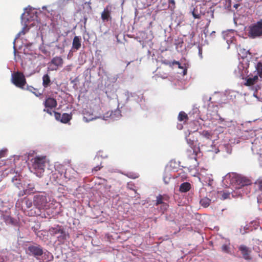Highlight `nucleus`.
Masks as SVG:
<instances>
[{
  "label": "nucleus",
  "mask_w": 262,
  "mask_h": 262,
  "mask_svg": "<svg viewBox=\"0 0 262 262\" xmlns=\"http://www.w3.org/2000/svg\"><path fill=\"white\" fill-rule=\"evenodd\" d=\"M168 207V205L166 203H163L162 204V206H161V210L163 211H165L166 210H167V208Z\"/></svg>",
  "instance_id": "nucleus-32"
},
{
  "label": "nucleus",
  "mask_w": 262,
  "mask_h": 262,
  "mask_svg": "<svg viewBox=\"0 0 262 262\" xmlns=\"http://www.w3.org/2000/svg\"><path fill=\"white\" fill-rule=\"evenodd\" d=\"M62 176L61 174L59 173V172L58 173H56V172H55V173H53L52 175V179L56 182L57 183H59V181H58V179H59V177H61Z\"/></svg>",
  "instance_id": "nucleus-28"
},
{
  "label": "nucleus",
  "mask_w": 262,
  "mask_h": 262,
  "mask_svg": "<svg viewBox=\"0 0 262 262\" xmlns=\"http://www.w3.org/2000/svg\"><path fill=\"white\" fill-rule=\"evenodd\" d=\"M130 62H128L127 63V66H126V67L130 64Z\"/></svg>",
  "instance_id": "nucleus-46"
},
{
  "label": "nucleus",
  "mask_w": 262,
  "mask_h": 262,
  "mask_svg": "<svg viewBox=\"0 0 262 262\" xmlns=\"http://www.w3.org/2000/svg\"><path fill=\"white\" fill-rule=\"evenodd\" d=\"M11 82L16 87L23 90L25 89V87L27 84L24 74L19 71L15 72L12 74Z\"/></svg>",
  "instance_id": "nucleus-3"
},
{
  "label": "nucleus",
  "mask_w": 262,
  "mask_h": 262,
  "mask_svg": "<svg viewBox=\"0 0 262 262\" xmlns=\"http://www.w3.org/2000/svg\"><path fill=\"white\" fill-rule=\"evenodd\" d=\"M35 191L34 186L31 184H29L27 188L24 190L25 194H29L34 193Z\"/></svg>",
  "instance_id": "nucleus-20"
},
{
  "label": "nucleus",
  "mask_w": 262,
  "mask_h": 262,
  "mask_svg": "<svg viewBox=\"0 0 262 262\" xmlns=\"http://www.w3.org/2000/svg\"><path fill=\"white\" fill-rule=\"evenodd\" d=\"M176 164V162H175V161H171L170 162V163H169L170 166V167H172V164Z\"/></svg>",
  "instance_id": "nucleus-41"
},
{
  "label": "nucleus",
  "mask_w": 262,
  "mask_h": 262,
  "mask_svg": "<svg viewBox=\"0 0 262 262\" xmlns=\"http://www.w3.org/2000/svg\"><path fill=\"white\" fill-rule=\"evenodd\" d=\"M221 198L223 200H226L227 199H231V191H222L220 192Z\"/></svg>",
  "instance_id": "nucleus-21"
},
{
  "label": "nucleus",
  "mask_w": 262,
  "mask_h": 262,
  "mask_svg": "<svg viewBox=\"0 0 262 262\" xmlns=\"http://www.w3.org/2000/svg\"><path fill=\"white\" fill-rule=\"evenodd\" d=\"M201 135L207 139L210 140L212 136V134L209 130H203L201 133Z\"/></svg>",
  "instance_id": "nucleus-24"
},
{
  "label": "nucleus",
  "mask_w": 262,
  "mask_h": 262,
  "mask_svg": "<svg viewBox=\"0 0 262 262\" xmlns=\"http://www.w3.org/2000/svg\"><path fill=\"white\" fill-rule=\"evenodd\" d=\"M54 116H55V119L57 120L60 121V119H61V115L60 113L56 112H54Z\"/></svg>",
  "instance_id": "nucleus-31"
},
{
  "label": "nucleus",
  "mask_w": 262,
  "mask_h": 262,
  "mask_svg": "<svg viewBox=\"0 0 262 262\" xmlns=\"http://www.w3.org/2000/svg\"><path fill=\"white\" fill-rule=\"evenodd\" d=\"M71 118L72 116H71V115L68 114L67 113H63L61 115L60 122L64 123H67L71 119Z\"/></svg>",
  "instance_id": "nucleus-18"
},
{
  "label": "nucleus",
  "mask_w": 262,
  "mask_h": 262,
  "mask_svg": "<svg viewBox=\"0 0 262 262\" xmlns=\"http://www.w3.org/2000/svg\"><path fill=\"white\" fill-rule=\"evenodd\" d=\"M26 204L28 208H30L32 206V203L31 201L27 200L26 201Z\"/></svg>",
  "instance_id": "nucleus-34"
},
{
  "label": "nucleus",
  "mask_w": 262,
  "mask_h": 262,
  "mask_svg": "<svg viewBox=\"0 0 262 262\" xmlns=\"http://www.w3.org/2000/svg\"><path fill=\"white\" fill-rule=\"evenodd\" d=\"M168 7L171 10H173L176 8L174 0H168Z\"/></svg>",
  "instance_id": "nucleus-29"
},
{
  "label": "nucleus",
  "mask_w": 262,
  "mask_h": 262,
  "mask_svg": "<svg viewBox=\"0 0 262 262\" xmlns=\"http://www.w3.org/2000/svg\"><path fill=\"white\" fill-rule=\"evenodd\" d=\"M200 151V147L190 148L186 150V155L190 159H194L196 161L198 154Z\"/></svg>",
  "instance_id": "nucleus-10"
},
{
  "label": "nucleus",
  "mask_w": 262,
  "mask_h": 262,
  "mask_svg": "<svg viewBox=\"0 0 262 262\" xmlns=\"http://www.w3.org/2000/svg\"><path fill=\"white\" fill-rule=\"evenodd\" d=\"M211 200L207 198H204L200 200V204L204 207H207L210 205Z\"/></svg>",
  "instance_id": "nucleus-19"
},
{
  "label": "nucleus",
  "mask_w": 262,
  "mask_h": 262,
  "mask_svg": "<svg viewBox=\"0 0 262 262\" xmlns=\"http://www.w3.org/2000/svg\"><path fill=\"white\" fill-rule=\"evenodd\" d=\"M112 12V6L111 5H107L104 9L103 11L101 13V18L102 20L105 21H108L112 20L111 16Z\"/></svg>",
  "instance_id": "nucleus-8"
},
{
  "label": "nucleus",
  "mask_w": 262,
  "mask_h": 262,
  "mask_svg": "<svg viewBox=\"0 0 262 262\" xmlns=\"http://www.w3.org/2000/svg\"><path fill=\"white\" fill-rule=\"evenodd\" d=\"M244 52H245L244 56H247L248 53H249L248 51H246V50H244Z\"/></svg>",
  "instance_id": "nucleus-42"
},
{
  "label": "nucleus",
  "mask_w": 262,
  "mask_h": 262,
  "mask_svg": "<svg viewBox=\"0 0 262 262\" xmlns=\"http://www.w3.org/2000/svg\"><path fill=\"white\" fill-rule=\"evenodd\" d=\"M101 166H97L96 167H95L93 170H94V171H97L98 170H99L100 169H101Z\"/></svg>",
  "instance_id": "nucleus-35"
},
{
  "label": "nucleus",
  "mask_w": 262,
  "mask_h": 262,
  "mask_svg": "<svg viewBox=\"0 0 262 262\" xmlns=\"http://www.w3.org/2000/svg\"><path fill=\"white\" fill-rule=\"evenodd\" d=\"M192 14H193V16L194 18H199V15H196L195 14L194 12H193L192 13Z\"/></svg>",
  "instance_id": "nucleus-40"
},
{
  "label": "nucleus",
  "mask_w": 262,
  "mask_h": 262,
  "mask_svg": "<svg viewBox=\"0 0 262 262\" xmlns=\"http://www.w3.org/2000/svg\"><path fill=\"white\" fill-rule=\"evenodd\" d=\"M227 247V246H223V250H225V249H226Z\"/></svg>",
  "instance_id": "nucleus-45"
},
{
  "label": "nucleus",
  "mask_w": 262,
  "mask_h": 262,
  "mask_svg": "<svg viewBox=\"0 0 262 262\" xmlns=\"http://www.w3.org/2000/svg\"><path fill=\"white\" fill-rule=\"evenodd\" d=\"M51 81L50 77L48 74H45L42 77V85L45 88H47L50 85Z\"/></svg>",
  "instance_id": "nucleus-15"
},
{
  "label": "nucleus",
  "mask_w": 262,
  "mask_h": 262,
  "mask_svg": "<svg viewBox=\"0 0 262 262\" xmlns=\"http://www.w3.org/2000/svg\"><path fill=\"white\" fill-rule=\"evenodd\" d=\"M167 179L169 180L170 178H167ZM163 180H164V181L165 184H167L168 183V181L167 180V177H164L163 178Z\"/></svg>",
  "instance_id": "nucleus-36"
},
{
  "label": "nucleus",
  "mask_w": 262,
  "mask_h": 262,
  "mask_svg": "<svg viewBox=\"0 0 262 262\" xmlns=\"http://www.w3.org/2000/svg\"><path fill=\"white\" fill-rule=\"evenodd\" d=\"M238 250L241 251L243 258L246 260H250L252 257L251 256V249L245 245H242L239 246Z\"/></svg>",
  "instance_id": "nucleus-9"
},
{
  "label": "nucleus",
  "mask_w": 262,
  "mask_h": 262,
  "mask_svg": "<svg viewBox=\"0 0 262 262\" xmlns=\"http://www.w3.org/2000/svg\"><path fill=\"white\" fill-rule=\"evenodd\" d=\"M225 180L235 188V190L231 191L232 198L242 197L244 193V190L247 189L248 185L250 184L249 179L234 173L227 175Z\"/></svg>",
  "instance_id": "nucleus-1"
},
{
  "label": "nucleus",
  "mask_w": 262,
  "mask_h": 262,
  "mask_svg": "<svg viewBox=\"0 0 262 262\" xmlns=\"http://www.w3.org/2000/svg\"><path fill=\"white\" fill-rule=\"evenodd\" d=\"M81 39L79 36H75L73 40L72 47L76 50H79L81 47Z\"/></svg>",
  "instance_id": "nucleus-13"
},
{
  "label": "nucleus",
  "mask_w": 262,
  "mask_h": 262,
  "mask_svg": "<svg viewBox=\"0 0 262 262\" xmlns=\"http://www.w3.org/2000/svg\"><path fill=\"white\" fill-rule=\"evenodd\" d=\"M43 104L46 108H55L57 105L56 99L51 97L47 98L44 102Z\"/></svg>",
  "instance_id": "nucleus-12"
},
{
  "label": "nucleus",
  "mask_w": 262,
  "mask_h": 262,
  "mask_svg": "<svg viewBox=\"0 0 262 262\" xmlns=\"http://www.w3.org/2000/svg\"><path fill=\"white\" fill-rule=\"evenodd\" d=\"M172 64L180 65V62L179 61L174 60L172 62Z\"/></svg>",
  "instance_id": "nucleus-39"
},
{
  "label": "nucleus",
  "mask_w": 262,
  "mask_h": 262,
  "mask_svg": "<svg viewBox=\"0 0 262 262\" xmlns=\"http://www.w3.org/2000/svg\"><path fill=\"white\" fill-rule=\"evenodd\" d=\"M168 199V197L166 195L164 196V195L159 194V195H158L157 196L156 202L155 205L156 206H158L160 204H162L164 203L163 201L164 200L167 201Z\"/></svg>",
  "instance_id": "nucleus-17"
},
{
  "label": "nucleus",
  "mask_w": 262,
  "mask_h": 262,
  "mask_svg": "<svg viewBox=\"0 0 262 262\" xmlns=\"http://www.w3.org/2000/svg\"><path fill=\"white\" fill-rule=\"evenodd\" d=\"M213 179H210L209 178V182H208V185H210V186H211L213 184Z\"/></svg>",
  "instance_id": "nucleus-37"
},
{
  "label": "nucleus",
  "mask_w": 262,
  "mask_h": 262,
  "mask_svg": "<svg viewBox=\"0 0 262 262\" xmlns=\"http://www.w3.org/2000/svg\"><path fill=\"white\" fill-rule=\"evenodd\" d=\"M258 76H255L253 78H249L247 80L246 84L247 85H252L257 80Z\"/></svg>",
  "instance_id": "nucleus-25"
},
{
  "label": "nucleus",
  "mask_w": 262,
  "mask_h": 262,
  "mask_svg": "<svg viewBox=\"0 0 262 262\" xmlns=\"http://www.w3.org/2000/svg\"><path fill=\"white\" fill-rule=\"evenodd\" d=\"M186 73H187V70L186 69H185L183 71V73H184V75H185L186 74Z\"/></svg>",
  "instance_id": "nucleus-43"
},
{
  "label": "nucleus",
  "mask_w": 262,
  "mask_h": 262,
  "mask_svg": "<svg viewBox=\"0 0 262 262\" xmlns=\"http://www.w3.org/2000/svg\"><path fill=\"white\" fill-rule=\"evenodd\" d=\"M6 154V150L2 149L0 150V158L4 157Z\"/></svg>",
  "instance_id": "nucleus-33"
},
{
  "label": "nucleus",
  "mask_w": 262,
  "mask_h": 262,
  "mask_svg": "<svg viewBox=\"0 0 262 262\" xmlns=\"http://www.w3.org/2000/svg\"><path fill=\"white\" fill-rule=\"evenodd\" d=\"M178 68L179 69H183V67L181 66V64L180 63V65H178Z\"/></svg>",
  "instance_id": "nucleus-44"
},
{
  "label": "nucleus",
  "mask_w": 262,
  "mask_h": 262,
  "mask_svg": "<svg viewBox=\"0 0 262 262\" xmlns=\"http://www.w3.org/2000/svg\"><path fill=\"white\" fill-rule=\"evenodd\" d=\"M248 35L251 38L262 36V19L249 27Z\"/></svg>",
  "instance_id": "nucleus-5"
},
{
  "label": "nucleus",
  "mask_w": 262,
  "mask_h": 262,
  "mask_svg": "<svg viewBox=\"0 0 262 262\" xmlns=\"http://www.w3.org/2000/svg\"><path fill=\"white\" fill-rule=\"evenodd\" d=\"M32 168L38 177H41L45 171L46 163V156H36L31 160Z\"/></svg>",
  "instance_id": "nucleus-2"
},
{
  "label": "nucleus",
  "mask_w": 262,
  "mask_h": 262,
  "mask_svg": "<svg viewBox=\"0 0 262 262\" xmlns=\"http://www.w3.org/2000/svg\"><path fill=\"white\" fill-rule=\"evenodd\" d=\"M256 68L258 76L262 78V62H258Z\"/></svg>",
  "instance_id": "nucleus-26"
},
{
  "label": "nucleus",
  "mask_w": 262,
  "mask_h": 262,
  "mask_svg": "<svg viewBox=\"0 0 262 262\" xmlns=\"http://www.w3.org/2000/svg\"><path fill=\"white\" fill-rule=\"evenodd\" d=\"M34 205L39 210L45 209L48 208L47 198L46 195H36L34 198Z\"/></svg>",
  "instance_id": "nucleus-6"
},
{
  "label": "nucleus",
  "mask_w": 262,
  "mask_h": 262,
  "mask_svg": "<svg viewBox=\"0 0 262 262\" xmlns=\"http://www.w3.org/2000/svg\"><path fill=\"white\" fill-rule=\"evenodd\" d=\"M187 142L190 148H194V147H199L197 141L191 140L190 138H186Z\"/></svg>",
  "instance_id": "nucleus-23"
},
{
  "label": "nucleus",
  "mask_w": 262,
  "mask_h": 262,
  "mask_svg": "<svg viewBox=\"0 0 262 262\" xmlns=\"http://www.w3.org/2000/svg\"><path fill=\"white\" fill-rule=\"evenodd\" d=\"M254 187L256 190L262 192V181H257L254 183Z\"/></svg>",
  "instance_id": "nucleus-27"
},
{
  "label": "nucleus",
  "mask_w": 262,
  "mask_h": 262,
  "mask_svg": "<svg viewBox=\"0 0 262 262\" xmlns=\"http://www.w3.org/2000/svg\"><path fill=\"white\" fill-rule=\"evenodd\" d=\"M191 188V185L188 182H184L181 184L179 190L182 192H186Z\"/></svg>",
  "instance_id": "nucleus-16"
},
{
  "label": "nucleus",
  "mask_w": 262,
  "mask_h": 262,
  "mask_svg": "<svg viewBox=\"0 0 262 262\" xmlns=\"http://www.w3.org/2000/svg\"><path fill=\"white\" fill-rule=\"evenodd\" d=\"M48 232L52 236L58 235L57 236L58 241H64L69 235V234L66 233L64 228L59 225L50 227L48 230Z\"/></svg>",
  "instance_id": "nucleus-4"
},
{
  "label": "nucleus",
  "mask_w": 262,
  "mask_h": 262,
  "mask_svg": "<svg viewBox=\"0 0 262 262\" xmlns=\"http://www.w3.org/2000/svg\"><path fill=\"white\" fill-rule=\"evenodd\" d=\"M5 221L8 224H14V222L13 218L10 216H6L4 217Z\"/></svg>",
  "instance_id": "nucleus-30"
},
{
  "label": "nucleus",
  "mask_w": 262,
  "mask_h": 262,
  "mask_svg": "<svg viewBox=\"0 0 262 262\" xmlns=\"http://www.w3.org/2000/svg\"><path fill=\"white\" fill-rule=\"evenodd\" d=\"M50 63L55 66V68L52 70H56L58 67H61L62 66L63 60L61 56H55L52 58Z\"/></svg>",
  "instance_id": "nucleus-11"
},
{
  "label": "nucleus",
  "mask_w": 262,
  "mask_h": 262,
  "mask_svg": "<svg viewBox=\"0 0 262 262\" xmlns=\"http://www.w3.org/2000/svg\"><path fill=\"white\" fill-rule=\"evenodd\" d=\"M43 111L44 112H46L47 113L49 114L50 115H52V112H51V111H50L49 109H46L45 108L43 110Z\"/></svg>",
  "instance_id": "nucleus-38"
},
{
  "label": "nucleus",
  "mask_w": 262,
  "mask_h": 262,
  "mask_svg": "<svg viewBox=\"0 0 262 262\" xmlns=\"http://www.w3.org/2000/svg\"><path fill=\"white\" fill-rule=\"evenodd\" d=\"M188 115L184 112H180L178 115V120L180 121L188 120Z\"/></svg>",
  "instance_id": "nucleus-22"
},
{
  "label": "nucleus",
  "mask_w": 262,
  "mask_h": 262,
  "mask_svg": "<svg viewBox=\"0 0 262 262\" xmlns=\"http://www.w3.org/2000/svg\"><path fill=\"white\" fill-rule=\"evenodd\" d=\"M26 253L29 255L33 256L38 259L39 256L43 255V251L41 246L36 244L28 246Z\"/></svg>",
  "instance_id": "nucleus-7"
},
{
  "label": "nucleus",
  "mask_w": 262,
  "mask_h": 262,
  "mask_svg": "<svg viewBox=\"0 0 262 262\" xmlns=\"http://www.w3.org/2000/svg\"><path fill=\"white\" fill-rule=\"evenodd\" d=\"M26 90L29 91L32 93H33L36 96L39 97L40 96L42 95V92H40L39 90L37 89L34 88V87L30 85H27L26 88H25V89Z\"/></svg>",
  "instance_id": "nucleus-14"
}]
</instances>
